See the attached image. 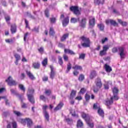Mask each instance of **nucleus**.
<instances>
[{
    "label": "nucleus",
    "instance_id": "obj_63",
    "mask_svg": "<svg viewBox=\"0 0 128 128\" xmlns=\"http://www.w3.org/2000/svg\"><path fill=\"white\" fill-rule=\"evenodd\" d=\"M58 47L60 48H64V44H62L61 42H59L58 44Z\"/></svg>",
    "mask_w": 128,
    "mask_h": 128
},
{
    "label": "nucleus",
    "instance_id": "obj_25",
    "mask_svg": "<svg viewBox=\"0 0 128 128\" xmlns=\"http://www.w3.org/2000/svg\"><path fill=\"white\" fill-rule=\"evenodd\" d=\"M49 34L52 36H54V34H56V32L54 31V29L52 27H50L49 30Z\"/></svg>",
    "mask_w": 128,
    "mask_h": 128
},
{
    "label": "nucleus",
    "instance_id": "obj_57",
    "mask_svg": "<svg viewBox=\"0 0 128 128\" xmlns=\"http://www.w3.org/2000/svg\"><path fill=\"white\" fill-rule=\"evenodd\" d=\"M108 48H110V46H108V45H105L103 46L102 50H104L105 52H108Z\"/></svg>",
    "mask_w": 128,
    "mask_h": 128
},
{
    "label": "nucleus",
    "instance_id": "obj_38",
    "mask_svg": "<svg viewBox=\"0 0 128 128\" xmlns=\"http://www.w3.org/2000/svg\"><path fill=\"white\" fill-rule=\"evenodd\" d=\"M80 22V18H72L70 20V22L72 24H76V22Z\"/></svg>",
    "mask_w": 128,
    "mask_h": 128
},
{
    "label": "nucleus",
    "instance_id": "obj_7",
    "mask_svg": "<svg viewBox=\"0 0 128 128\" xmlns=\"http://www.w3.org/2000/svg\"><path fill=\"white\" fill-rule=\"evenodd\" d=\"M86 17L82 18L81 20H79V26L82 28H86Z\"/></svg>",
    "mask_w": 128,
    "mask_h": 128
},
{
    "label": "nucleus",
    "instance_id": "obj_51",
    "mask_svg": "<svg viewBox=\"0 0 128 128\" xmlns=\"http://www.w3.org/2000/svg\"><path fill=\"white\" fill-rule=\"evenodd\" d=\"M86 58V54H80L79 55V60H84Z\"/></svg>",
    "mask_w": 128,
    "mask_h": 128
},
{
    "label": "nucleus",
    "instance_id": "obj_36",
    "mask_svg": "<svg viewBox=\"0 0 128 128\" xmlns=\"http://www.w3.org/2000/svg\"><path fill=\"white\" fill-rule=\"evenodd\" d=\"M96 71H92L91 72L90 74V80H92V78H96Z\"/></svg>",
    "mask_w": 128,
    "mask_h": 128
},
{
    "label": "nucleus",
    "instance_id": "obj_19",
    "mask_svg": "<svg viewBox=\"0 0 128 128\" xmlns=\"http://www.w3.org/2000/svg\"><path fill=\"white\" fill-rule=\"evenodd\" d=\"M98 114H99V116H102V118H104V112L101 108H99L98 110Z\"/></svg>",
    "mask_w": 128,
    "mask_h": 128
},
{
    "label": "nucleus",
    "instance_id": "obj_45",
    "mask_svg": "<svg viewBox=\"0 0 128 128\" xmlns=\"http://www.w3.org/2000/svg\"><path fill=\"white\" fill-rule=\"evenodd\" d=\"M99 55L100 56H104L106 55V51H104V50H102L100 52Z\"/></svg>",
    "mask_w": 128,
    "mask_h": 128
},
{
    "label": "nucleus",
    "instance_id": "obj_21",
    "mask_svg": "<svg viewBox=\"0 0 128 128\" xmlns=\"http://www.w3.org/2000/svg\"><path fill=\"white\" fill-rule=\"evenodd\" d=\"M72 68L76 70H80V72H82V66L80 65H75L74 66L72 67Z\"/></svg>",
    "mask_w": 128,
    "mask_h": 128
},
{
    "label": "nucleus",
    "instance_id": "obj_60",
    "mask_svg": "<svg viewBox=\"0 0 128 128\" xmlns=\"http://www.w3.org/2000/svg\"><path fill=\"white\" fill-rule=\"evenodd\" d=\"M24 22L26 28H30V26H28V21L26 19H24Z\"/></svg>",
    "mask_w": 128,
    "mask_h": 128
},
{
    "label": "nucleus",
    "instance_id": "obj_54",
    "mask_svg": "<svg viewBox=\"0 0 128 128\" xmlns=\"http://www.w3.org/2000/svg\"><path fill=\"white\" fill-rule=\"evenodd\" d=\"M7 44H14V40L10 39H6L5 40Z\"/></svg>",
    "mask_w": 128,
    "mask_h": 128
},
{
    "label": "nucleus",
    "instance_id": "obj_64",
    "mask_svg": "<svg viewBox=\"0 0 128 128\" xmlns=\"http://www.w3.org/2000/svg\"><path fill=\"white\" fill-rule=\"evenodd\" d=\"M75 100H82V97L81 96H78L75 98Z\"/></svg>",
    "mask_w": 128,
    "mask_h": 128
},
{
    "label": "nucleus",
    "instance_id": "obj_13",
    "mask_svg": "<svg viewBox=\"0 0 128 128\" xmlns=\"http://www.w3.org/2000/svg\"><path fill=\"white\" fill-rule=\"evenodd\" d=\"M106 24H110L112 26H118V24L116 20H106Z\"/></svg>",
    "mask_w": 128,
    "mask_h": 128
},
{
    "label": "nucleus",
    "instance_id": "obj_37",
    "mask_svg": "<svg viewBox=\"0 0 128 128\" xmlns=\"http://www.w3.org/2000/svg\"><path fill=\"white\" fill-rule=\"evenodd\" d=\"M44 118L46 120H47V122H49L50 121V115L48 114V112H43Z\"/></svg>",
    "mask_w": 128,
    "mask_h": 128
},
{
    "label": "nucleus",
    "instance_id": "obj_46",
    "mask_svg": "<svg viewBox=\"0 0 128 128\" xmlns=\"http://www.w3.org/2000/svg\"><path fill=\"white\" fill-rule=\"evenodd\" d=\"M84 98L86 102H90V96L88 93L86 94Z\"/></svg>",
    "mask_w": 128,
    "mask_h": 128
},
{
    "label": "nucleus",
    "instance_id": "obj_18",
    "mask_svg": "<svg viewBox=\"0 0 128 128\" xmlns=\"http://www.w3.org/2000/svg\"><path fill=\"white\" fill-rule=\"evenodd\" d=\"M26 74L27 76H28V78H30L32 80H36V77H34V74H32L30 72L26 71Z\"/></svg>",
    "mask_w": 128,
    "mask_h": 128
},
{
    "label": "nucleus",
    "instance_id": "obj_61",
    "mask_svg": "<svg viewBox=\"0 0 128 128\" xmlns=\"http://www.w3.org/2000/svg\"><path fill=\"white\" fill-rule=\"evenodd\" d=\"M38 51L40 54H44V50L43 47H40V48H38Z\"/></svg>",
    "mask_w": 128,
    "mask_h": 128
},
{
    "label": "nucleus",
    "instance_id": "obj_35",
    "mask_svg": "<svg viewBox=\"0 0 128 128\" xmlns=\"http://www.w3.org/2000/svg\"><path fill=\"white\" fill-rule=\"evenodd\" d=\"M112 92L113 94H118L119 90L118 88L114 87L112 88Z\"/></svg>",
    "mask_w": 128,
    "mask_h": 128
},
{
    "label": "nucleus",
    "instance_id": "obj_3",
    "mask_svg": "<svg viewBox=\"0 0 128 128\" xmlns=\"http://www.w3.org/2000/svg\"><path fill=\"white\" fill-rule=\"evenodd\" d=\"M118 50H119L121 60H124V56H126V54H124V48L121 46L118 48L114 47L112 48V52H113V54L118 52Z\"/></svg>",
    "mask_w": 128,
    "mask_h": 128
},
{
    "label": "nucleus",
    "instance_id": "obj_53",
    "mask_svg": "<svg viewBox=\"0 0 128 128\" xmlns=\"http://www.w3.org/2000/svg\"><path fill=\"white\" fill-rule=\"evenodd\" d=\"M10 92H11V94H14L15 96L18 95V93L16 92V90H14V89H10Z\"/></svg>",
    "mask_w": 128,
    "mask_h": 128
},
{
    "label": "nucleus",
    "instance_id": "obj_33",
    "mask_svg": "<svg viewBox=\"0 0 128 128\" xmlns=\"http://www.w3.org/2000/svg\"><path fill=\"white\" fill-rule=\"evenodd\" d=\"M58 64L61 66H62L64 64V61L62 60V58L60 56H58Z\"/></svg>",
    "mask_w": 128,
    "mask_h": 128
},
{
    "label": "nucleus",
    "instance_id": "obj_9",
    "mask_svg": "<svg viewBox=\"0 0 128 128\" xmlns=\"http://www.w3.org/2000/svg\"><path fill=\"white\" fill-rule=\"evenodd\" d=\"M81 117L83 118L84 120H85L86 122H88V120H90V116L88 114H86L84 112H80Z\"/></svg>",
    "mask_w": 128,
    "mask_h": 128
},
{
    "label": "nucleus",
    "instance_id": "obj_48",
    "mask_svg": "<svg viewBox=\"0 0 128 128\" xmlns=\"http://www.w3.org/2000/svg\"><path fill=\"white\" fill-rule=\"evenodd\" d=\"M11 124H12V126L13 128H18V124H16V122L15 120H13L11 122Z\"/></svg>",
    "mask_w": 128,
    "mask_h": 128
},
{
    "label": "nucleus",
    "instance_id": "obj_34",
    "mask_svg": "<svg viewBox=\"0 0 128 128\" xmlns=\"http://www.w3.org/2000/svg\"><path fill=\"white\" fill-rule=\"evenodd\" d=\"M48 58H44L42 62V66H48Z\"/></svg>",
    "mask_w": 128,
    "mask_h": 128
},
{
    "label": "nucleus",
    "instance_id": "obj_2",
    "mask_svg": "<svg viewBox=\"0 0 128 128\" xmlns=\"http://www.w3.org/2000/svg\"><path fill=\"white\" fill-rule=\"evenodd\" d=\"M80 40H81L83 42L81 43V45L80 44L78 45V48H82V46L84 48H90V38L86 37L85 36H82L80 37Z\"/></svg>",
    "mask_w": 128,
    "mask_h": 128
},
{
    "label": "nucleus",
    "instance_id": "obj_6",
    "mask_svg": "<svg viewBox=\"0 0 128 128\" xmlns=\"http://www.w3.org/2000/svg\"><path fill=\"white\" fill-rule=\"evenodd\" d=\"M5 82L8 83V86H16V84H18V82L14 80L10 76H9Z\"/></svg>",
    "mask_w": 128,
    "mask_h": 128
},
{
    "label": "nucleus",
    "instance_id": "obj_8",
    "mask_svg": "<svg viewBox=\"0 0 128 128\" xmlns=\"http://www.w3.org/2000/svg\"><path fill=\"white\" fill-rule=\"evenodd\" d=\"M114 104V101L112 100V98H110V100H105L104 104L107 106V108L110 110L112 108V104Z\"/></svg>",
    "mask_w": 128,
    "mask_h": 128
},
{
    "label": "nucleus",
    "instance_id": "obj_44",
    "mask_svg": "<svg viewBox=\"0 0 128 128\" xmlns=\"http://www.w3.org/2000/svg\"><path fill=\"white\" fill-rule=\"evenodd\" d=\"M18 88L21 90H22V92H26V88L24 85L22 84H20L18 85Z\"/></svg>",
    "mask_w": 128,
    "mask_h": 128
},
{
    "label": "nucleus",
    "instance_id": "obj_58",
    "mask_svg": "<svg viewBox=\"0 0 128 128\" xmlns=\"http://www.w3.org/2000/svg\"><path fill=\"white\" fill-rule=\"evenodd\" d=\"M63 58L64 62H68V55L64 54L63 55Z\"/></svg>",
    "mask_w": 128,
    "mask_h": 128
},
{
    "label": "nucleus",
    "instance_id": "obj_41",
    "mask_svg": "<svg viewBox=\"0 0 128 128\" xmlns=\"http://www.w3.org/2000/svg\"><path fill=\"white\" fill-rule=\"evenodd\" d=\"M65 120L66 122H68V124H72V119L70 118H65Z\"/></svg>",
    "mask_w": 128,
    "mask_h": 128
},
{
    "label": "nucleus",
    "instance_id": "obj_40",
    "mask_svg": "<svg viewBox=\"0 0 128 128\" xmlns=\"http://www.w3.org/2000/svg\"><path fill=\"white\" fill-rule=\"evenodd\" d=\"M34 94V89L28 88L27 94Z\"/></svg>",
    "mask_w": 128,
    "mask_h": 128
},
{
    "label": "nucleus",
    "instance_id": "obj_55",
    "mask_svg": "<svg viewBox=\"0 0 128 128\" xmlns=\"http://www.w3.org/2000/svg\"><path fill=\"white\" fill-rule=\"evenodd\" d=\"M100 108V106H98V103H94L93 105L94 110H98Z\"/></svg>",
    "mask_w": 128,
    "mask_h": 128
},
{
    "label": "nucleus",
    "instance_id": "obj_17",
    "mask_svg": "<svg viewBox=\"0 0 128 128\" xmlns=\"http://www.w3.org/2000/svg\"><path fill=\"white\" fill-rule=\"evenodd\" d=\"M32 66L35 70H38L40 68V64L38 62H34L32 64Z\"/></svg>",
    "mask_w": 128,
    "mask_h": 128
},
{
    "label": "nucleus",
    "instance_id": "obj_50",
    "mask_svg": "<svg viewBox=\"0 0 128 128\" xmlns=\"http://www.w3.org/2000/svg\"><path fill=\"white\" fill-rule=\"evenodd\" d=\"M14 114H16L17 116H22V114L20 113V112L16 111V110H14Z\"/></svg>",
    "mask_w": 128,
    "mask_h": 128
},
{
    "label": "nucleus",
    "instance_id": "obj_29",
    "mask_svg": "<svg viewBox=\"0 0 128 128\" xmlns=\"http://www.w3.org/2000/svg\"><path fill=\"white\" fill-rule=\"evenodd\" d=\"M44 94L47 96H50L52 94V92L50 89H45Z\"/></svg>",
    "mask_w": 128,
    "mask_h": 128
},
{
    "label": "nucleus",
    "instance_id": "obj_4",
    "mask_svg": "<svg viewBox=\"0 0 128 128\" xmlns=\"http://www.w3.org/2000/svg\"><path fill=\"white\" fill-rule=\"evenodd\" d=\"M20 122L22 124H27V126L28 128H32V126L34 125V122H32V120L30 118H26L24 119H21Z\"/></svg>",
    "mask_w": 128,
    "mask_h": 128
},
{
    "label": "nucleus",
    "instance_id": "obj_12",
    "mask_svg": "<svg viewBox=\"0 0 128 128\" xmlns=\"http://www.w3.org/2000/svg\"><path fill=\"white\" fill-rule=\"evenodd\" d=\"M96 24V18L93 16L90 17L89 18V26H91V28H94Z\"/></svg>",
    "mask_w": 128,
    "mask_h": 128
},
{
    "label": "nucleus",
    "instance_id": "obj_47",
    "mask_svg": "<svg viewBox=\"0 0 128 128\" xmlns=\"http://www.w3.org/2000/svg\"><path fill=\"white\" fill-rule=\"evenodd\" d=\"M50 22L51 24H56V18L53 17L50 18Z\"/></svg>",
    "mask_w": 128,
    "mask_h": 128
},
{
    "label": "nucleus",
    "instance_id": "obj_15",
    "mask_svg": "<svg viewBox=\"0 0 128 128\" xmlns=\"http://www.w3.org/2000/svg\"><path fill=\"white\" fill-rule=\"evenodd\" d=\"M64 106V103L62 102H60L57 106L54 108V112H58V110H62Z\"/></svg>",
    "mask_w": 128,
    "mask_h": 128
},
{
    "label": "nucleus",
    "instance_id": "obj_22",
    "mask_svg": "<svg viewBox=\"0 0 128 128\" xmlns=\"http://www.w3.org/2000/svg\"><path fill=\"white\" fill-rule=\"evenodd\" d=\"M76 90H72L70 94V100H72L74 96H76Z\"/></svg>",
    "mask_w": 128,
    "mask_h": 128
},
{
    "label": "nucleus",
    "instance_id": "obj_39",
    "mask_svg": "<svg viewBox=\"0 0 128 128\" xmlns=\"http://www.w3.org/2000/svg\"><path fill=\"white\" fill-rule=\"evenodd\" d=\"M70 70H72V64L68 63L67 64V68H66V73L68 74V73L70 72Z\"/></svg>",
    "mask_w": 128,
    "mask_h": 128
},
{
    "label": "nucleus",
    "instance_id": "obj_52",
    "mask_svg": "<svg viewBox=\"0 0 128 128\" xmlns=\"http://www.w3.org/2000/svg\"><path fill=\"white\" fill-rule=\"evenodd\" d=\"M110 98H112V100H118L120 98L118 96V94H114V96Z\"/></svg>",
    "mask_w": 128,
    "mask_h": 128
},
{
    "label": "nucleus",
    "instance_id": "obj_26",
    "mask_svg": "<svg viewBox=\"0 0 128 128\" xmlns=\"http://www.w3.org/2000/svg\"><path fill=\"white\" fill-rule=\"evenodd\" d=\"M104 68L106 72H110L112 70V68L110 66L108 65V64H104Z\"/></svg>",
    "mask_w": 128,
    "mask_h": 128
},
{
    "label": "nucleus",
    "instance_id": "obj_11",
    "mask_svg": "<svg viewBox=\"0 0 128 128\" xmlns=\"http://www.w3.org/2000/svg\"><path fill=\"white\" fill-rule=\"evenodd\" d=\"M50 78L54 80V76H56V72L54 70V66L50 65Z\"/></svg>",
    "mask_w": 128,
    "mask_h": 128
},
{
    "label": "nucleus",
    "instance_id": "obj_56",
    "mask_svg": "<svg viewBox=\"0 0 128 128\" xmlns=\"http://www.w3.org/2000/svg\"><path fill=\"white\" fill-rule=\"evenodd\" d=\"M14 56L16 58V60H20V56L18 54H14Z\"/></svg>",
    "mask_w": 128,
    "mask_h": 128
},
{
    "label": "nucleus",
    "instance_id": "obj_16",
    "mask_svg": "<svg viewBox=\"0 0 128 128\" xmlns=\"http://www.w3.org/2000/svg\"><path fill=\"white\" fill-rule=\"evenodd\" d=\"M64 52L65 54H70L71 56H74L76 54V52H74L72 50L68 48L64 49Z\"/></svg>",
    "mask_w": 128,
    "mask_h": 128
},
{
    "label": "nucleus",
    "instance_id": "obj_43",
    "mask_svg": "<svg viewBox=\"0 0 128 128\" xmlns=\"http://www.w3.org/2000/svg\"><path fill=\"white\" fill-rule=\"evenodd\" d=\"M44 12L46 18H50V10H48V8H46Z\"/></svg>",
    "mask_w": 128,
    "mask_h": 128
},
{
    "label": "nucleus",
    "instance_id": "obj_32",
    "mask_svg": "<svg viewBox=\"0 0 128 128\" xmlns=\"http://www.w3.org/2000/svg\"><path fill=\"white\" fill-rule=\"evenodd\" d=\"M118 22H119V24H122V26H128V22H122V19H118Z\"/></svg>",
    "mask_w": 128,
    "mask_h": 128
},
{
    "label": "nucleus",
    "instance_id": "obj_23",
    "mask_svg": "<svg viewBox=\"0 0 128 128\" xmlns=\"http://www.w3.org/2000/svg\"><path fill=\"white\" fill-rule=\"evenodd\" d=\"M86 124H88L89 128H94V122H92V120L90 119L88 121H86Z\"/></svg>",
    "mask_w": 128,
    "mask_h": 128
},
{
    "label": "nucleus",
    "instance_id": "obj_31",
    "mask_svg": "<svg viewBox=\"0 0 128 128\" xmlns=\"http://www.w3.org/2000/svg\"><path fill=\"white\" fill-rule=\"evenodd\" d=\"M10 30L12 32V34H16V25H12Z\"/></svg>",
    "mask_w": 128,
    "mask_h": 128
},
{
    "label": "nucleus",
    "instance_id": "obj_49",
    "mask_svg": "<svg viewBox=\"0 0 128 128\" xmlns=\"http://www.w3.org/2000/svg\"><path fill=\"white\" fill-rule=\"evenodd\" d=\"M86 88H82L79 92V94H86Z\"/></svg>",
    "mask_w": 128,
    "mask_h": 128
},
{
    "label": "nucleus",
    "instance_id": "obj_1",
    "mask_svg": "<svg viewBox=\"0 0 128 128\" xmlns=\"http://www.w3.org/2000/svg\"><path fill=\"white\" fill-rule=\"evenodd\" d=\"M95 86H92V90L94 94H98L100 89L102 88V82L100 77H98L94 80Z\"/></svg>",
    "mask_w": 128,
    "mask_h": 128
},
{
    "label": "nucleus",
    "instance_id": "obj_27",
    "mask_svg": "<svg viewBox=\"0 0 128 128\" xmlns=\"http://www.w3.org/2000/svg\"><path fill=\"white\" fill-rule=\"evenodd\" d=\"M40 100H42V102H46V100H48V98L44 94L40 95Z\"/></svg>",
    "mask_w": 128,
    "mask_h": 128
},
{
    "label": "nucleus",
    "instance_id": "obj_24",
    "mask_svg": "<svg viewBox=\"0 0 128 128\" xmlns=\"http://www.w3.org/2000/svg\"><path fill=\"white\" fill-rule=\"evenodd\" d=\"M105 0H94V4L100 6V4H104Z\"/></svg>",
    "mask_w": 128,
    "mask_h": 128
},
{
    "label": "nucleus",
    "instance_id": "obj_20",
    "mask_svg": "<svg viewBox=\"0 0 128 128\" xmlns=\"http://www.w3.org/2000/svg\"><path fill=\"white\" fill-rule=\"evenodd\" d=\"M70 36V34L68 33L64 34L60 38V42H64L68 38V36Z\"/></svg>",
    "mask_w": 128,
    "mask_h": 128
},
{
    "label": "nucleus",
    "instance_id": "obj_14",
    "mask_svg": "<svg viewBox=\"0 0 128 128\" xmlns=\"http://www.w3.org/2000/svg\"><path fill=\"white\" fill-rule=\"evenodd\" d=\"M70 22V18L68 16H66L62 20V26L66 27L68 24Z\"/></svg>",
    "mask_w": 128,
    "mask_h": 128
},
{
    "label": "nucleus",
    "instance_id": "obj_30",
    "mask_svg": "<svg viewBox=\"0 0 128 128\" xmlns=\"http://www.w3.org/2000/svg\"><path fill=\"white\" fill-rule=\"evenodd\" d=\"M98 28L100 30L101 32H104V25L103 24H99L97 25Z\"/></svg>",
    "mask_w": 128,
    "mask_h": 128
},
{
    "label": "nucleus",
    "instance_id": "obj_59",
    "mask_svg": "<svg viewBox=\"0 0 128 128\" xmlns=\"http://www.w3.org/2000/svg\"><path fill=\"white\" fill-rule=\"evenodd\" d=\"M16 96H18L19 100H21V102H24V98H22V96L18 93V95H16Z\"/></svg>",
    "mask_w": 128,
    "mask_h": 128
},
{
    "label": "nucleus",
    "instance_id": "obj_5",
    "mask_svg": "<svg viewBox=\"0 0 128 128\" xmlns=\"http://www.w3.org/2000/svg\"><path fill=\"white\" fill-rule=\"evenodd\" d=\"M70 10L73 12L75 16H80L81 12L78 6H71L70 8Z\"/></svg>",
    "mask_w": 128,
    "mask_h": 128
},
{
    "label": "nucleus",
    "instance_id": "obj_10",
    "mask_svg": "<svg viewBox=\"0 0 128 128\" xmlns=\"http://www.w3.org/2000/svg\"><path fill=\"white\" fill-rule=\"evenodd\" d=\"M27 98L30 102L32 104H34L36 103V101L34 100V94H27Z\"/></svg>",
    "mask_w": 128,
    "mask_h": 128
},
{
    "label": "nucleus",
    "instance_id": "obj_62",
    "mask_svg": "<svg viewBox=\"0 0 128 128\" xmlns=\"http://www.w3.org/2000/svg\"><path fill=\"white\" fill-rule=\"evenodd\" d=\"M46 108H48V106L46 105L43 106H42L43 112H48V111H46Z\"/></svg>",
    "mask_w": 128,
    "mask_h": 128
},
{
    "label": "nucleus",
    "instance_id": "obj_42",
    "mask_svg": "<svg viewBox=\"0 0 128 128\" xmlns=\"http://www.w3.org/2000/svg\"><path fill=\"white\" fill-rule=\"evenodd\" d=\"M78 80H79V82H82L84 80V74H80Z\"/></svg>",
    "mask_w": 128,
    "mask_h": 128
},
{
    "label": "nucleus",
    "instance_id": "obj_28",
    "mask_svg": "<svg viewBox=\"0 0 128 128\" xmlns=\"http://www.w3.org/2000/svg\"><path fill=\"white\" fill-rule=\"evenodd\" d=\"M76 126L77 128H82L84 126V122L80 119L78 120L77 121Z\"/></svg>",
    "mask_w": 128,
    "mask_h": 128
}]
</instances>
